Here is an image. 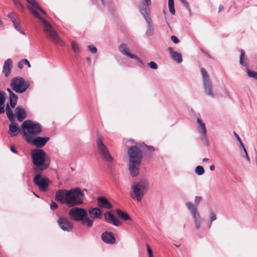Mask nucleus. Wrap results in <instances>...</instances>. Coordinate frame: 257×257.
Listing matches in <instances>:
<instances>
[{"label": "nucleus", "mask_w": 257, "mask_h": 257, "mask_svg": "<svg viewBox=\"0 0 257 257\" xmlns=\"http://www.w3.org/2000/svg\"><path fill=\"white\" fill-rule=\"evenodd\" d=\"M30 5L27 7L30 11L38 19L41 20L43 24V32L46 37L56 44L64 46V43L59 37L51 24L46 20L44 19L39 14L36 10H39L42 14H45V12L41 8L38 3L35 0H26Z\"/></svg>", "instance_id": "obj_1"}, {"label": "nucleus", "mask_w": 257, "mask_h": 257, "mask_svg": "<svg viewBox=\"0 0 257 257\" xmlns=\"http://www.w3.org/2000/svg\"><path fill=\"white\" fill-rule=\"evenodd\" d=\"M84 194L79 188L69 190L61 189L58 190L55 194V200L69 207L78 205L83 203Z\"/></svg>", "instance_id": "obj_2"}, {"label": "nucleus", "mask_w": 257, "mask_h": 257, "mask_svg": "<svg viewBox=\"0 0 257 257\" xmlns=\"http://www.w3.org/2000/svg\"><path fill=\"white\" fill-rule=\"evenodd\" d=\"M127 156L128 158V170L133 177L137 176L140 173V166L143 155L140 146L133 145L127 148Z\"/></svg>", "instance_id": "obj_3"}, {"label": "nucleus", "mask_w": 257, "mask_h": 257, "mask_svg": "<svg viewBox=\"0 0 257 257\" xmlns=\"http://www.w3.org/2000/svg\"><path fill=\"white\" fill-rule=\"evenodd\" d=\"M31 157L35 172L39 173L46 169L50 164V158L48 155L41 149H35L31 153Z\"/></svg>", "instance_id": "obj_4"}, {"label": "nucleus", "mask_w": 257, "mask_h": 257, "mask_svg": "<svg viewBox=\"0 0 257 257\" xmlns=\"http://www.w3.org/2000/svg\"><path fill=\"white\" fill-rule=\"evenodd\" d=\"M21 128L23 131V136L29 143H31L32 140L31 135L36 136L42 132L41 125L39 123L31 120L24 121L21 124Z\"/></svg>", "instance_id": "obj_5"}, {"label": "nucleus", "mask_w": 257, "mask_h": 257, "mask_svg": "<svg viewBox=\"0 0 257 257\" xmlns=\"http://www.w3.org/2000/svg\"><path fill=\"white\" fill-rule=\"evenodd\" d=\"M70 218L75 221H81V224L88 227L93 225V220L87 216V211L83 208L73 207L69 211Z\"/></svg>", "instance_id": "obj_6"}, {"label": "nucleus", "mask_w": 257, "mask_h": 257, "mask_svg": "<svg viewBox=\"0 0 257 257\" xmlns=\"http://www.w3.org/2000/svg\"><path fill=\"white\" fill-rule=\"evenodd\" d=\"M149 187V182L146 179H142L137 183H134L132 186V189L134 195H132V198H136L138 202H140Z\"/></svg>", "instance_id": "obj_7"}, {"label": "nucleus", "mask_w": 257, "mask_h": 257, "mask_svg": "<svg viewBox=\"0 0 257 257\" xmlns=\"http://www.w3.org/2000/svg\"><path fill=\"white\" fill-rule=\"evenodd\" d=\"M202 199L201 196H196L195 198V204L193 205L191 202H187L186 205L191 214L192 215L195 221V227L198 229L200 227V224L202 221L200 214L197 210V206Z\"/></svg>", "instance_id": "obj_8"}, {"label": "nucleus", "mask_w": 257, "mask_h": 257, "mask_svg": "<svg viewBox=\"0 0 257 257\" xmlns=\"http://www.w3.org/2000/svg\"><path fill=\"white\" fill-rule=\"evenodd\" d=\"M12 89L17 93L24 92L29 87V83L21 77L13 78L10 84Z\"/></svg>", "instance_id": "obj_9"}, {"label": "nucleus", "mask_w": 257, "mask_h": 257, "mask_svg": "<svg viewBox=\"0 0 257 257\" xmlns=\"http://www.w3.org/2000/svg\"><path fill=\"white\" fill-rule=\"evenodd\" d=\"M96 146L101 158L104 161L112 162L113 158L111 157L108 149L104 144L101 137H99L96 141Z\"/></svg>", "instance_id": "obj_10"}, {"label": "nucleus", "mask_w": 257, "mask_h": 257, "mask_svg": "<svg viewBox=\"0 0 257 257\" xmlns=\"http://www.w3.org/2000/svg\"><path fill=\"white\" fill-rule=\"evenodd\" d=\"M201 72L202 75L203 85L205 93L211 97H214L212 91V82L210 79V76L207 71L203 68L201 69Z\"/></svg>", "instance_id": "obj_11"}, {"label": "nucleus", "mask_w": 257, "mask_h": 257, "mask_svg": "<svg viewBox=\"0 0 257 257\" xmlns=\"http://www.w3.org/2000/svg\"><path fill=\"white\" fill-rule=\"evenodd\" d=\"M151 5V0H140V12L143 16L147 23H150L151 18L150 16L149 7Z\"/></svg>", "instance_id": "obj_12"}, {"label": "nucleus", "mask_w": 257, "mask_h": 257, "mask_svg": "<svg viewBox=\"0 0 257 257\" xmlns=\"http://www.w3.org/2000/svg\"><path fill=\"white\" fill-rule=\"evenodd\" d=\"M33 181L40 189L44 191L47 189L49 183V180L47 178H42L40 174H37L34 177Z\"/></svg>", "instance_id": "obj_13"}, {"label": "nucleus", "mask_w": 257, "mask_h": 257, "mask_svg": "<svg viewBox=\"0 0 257 257\" xmlns=\"http://www.w3.org/2000/svg\"><path fill=\"white\" fill-rule=\"evenodd\" d=\"M57 222L59 226L63 230L66 231H71L72 230L73 225L67 217L60 216Z\"/></svg>", "instance_id": "obj_14"}, {"label": "nucleus", "mask_w": 257, "mask_h": 257, "mask_svg": "<svg viewBox=\"0 0 257 257\" xmlns=\"http://www.w3.org/2000/svg\"><path fill=\"white\" fill-rule=\"evenodd\" d=\"M102 240L107 244H113L115 242V238L113 233L110 231H105L101 234Z\"/></svg>", "instance_id": "obj_15"}, {"label": "nucleus", "mask_w": 257, "mask_h": 257, "mask_svg": "<svg viewBox=\"0 0 257 257\" xmlns=\"http://www.w3.org/2000/svg\"><path fill=\"white\" fill-rule=\"evenodd\" d=\"M105 220L109 223L115 226H119L121 225V222L110 212H106L104 214Z\"/></svg>", "instance_id": "obj_16"}, {"label": "nucleus", "mask_w": 257, "mask_h": 257, "mask_svg": "<svg viewBox=\"0 0 257 257\" xmlns=\"http://www.w3.org/2000/svg\"><path fill=\"white\" fill-rule=\"evenodd\" d=\"M49 140V137H37L35 139H32L31 143H32L37 148H42L45 145Z\"/></svg>", "instance_id": "obj_17"}, {"label": "nucleus", "mask_w": 257, "mask_h": 257, "mask_svg": "<svg viewBox=\"0 0 257 257\" xmlns=\"http://www.w3.org/2000/svg\"><path fill=\"white\" fill-rule=\"evenodd\" d=\"M119 50L122 53L130 58L136 59L138 61H141V59L137 55L132 54L129 52V49L125 44L120 45L119 47Z\"/></svg>", "instance_id": "obj_18"}, {"label": "nucleus", "mask_w": 257, "mask_h": 257, "mask_svg": "<svg viewBox=\"0 0 257 257\" xmlns=\"http://www.w3.org/2000/svg\"><path fill=\"white\" fill-rule=\"evenodd\" d=\"M12 67L13 61L11 59L9 58L5 61L3 66V72L4 73L6 77H8L10 74Z\"/></svg>", "instance_id": "obj_19"}, {"label": "nucleus", "mask_w": 257, "mask_h": 257, "mask_svg": "<svg viewBox=\"0 0 257 257\" xmlns=\"http://www.w3.org/2000/svg\"><path fill=\"white\" fill-rule=\"evenodd\" d=\"M11 121V123L9 125V134L11 137H15L18 135L20 130L17 122L14 121Z\"/></svg>", "instance_id": "obj_20"}, {"label": "nucleus", "mask_w": 257, "mask_h": 257, "mask_svg": "<svg viewBox=\"0 0 257 257\" xmlns=\"http://www.w3.org/2000/svg\"><path fill=\"white\" fill-rule=\"evenodd\" d=\"M98 205L106 209H111L112 207L111 204L104 197H99L97 198Z\"/></svg>", "instance_id": "obj_21"}, {"label": "nucleus", "mask_w": 257, "mask_h": 257, "mask_svg": "<svg viewBox=\"0 0 257 257\" xmlns=\"http://www.w3.org/2000/svg\"><path fill=\"white\" fill-rule=\"evenodd\" d=\"M15 111L19 121H22L27 117L26 112L22 106H18Z\"/></svg>", "instance_id": "obj_22"}, {"label": "nucleus", "mask_w": 257, "mask_h": 257, "mask_svg": "<svg viewBox=\"0 0 257 257\" xmlns=\"http://www.w3.org/2000/svg\"><path fill=\"white\" fill-rule=\"evenodd\" d=\"M88 212L90 217L93 219L100 218L101 217V212L98 208H90L88 209Z\"/></svg>", "instance_id": "obj_23"}, {"label": "nucleus", "mask_w": 257, "mask_h": 257, "mask_svg": "<svg viewBox=\"0 0 257 257\" xmlns=\"http://www.w3.org/2000/svg\"><path fill=\"white\" fill-rule=\"evenodd\" d=\"M7 90L9 93V100L10 105L12 108H14L17 103L18 98V96L12 91L10 88H8Z\"/></svg>", "instance_id": "obj_24"}, {"label": "nucleus", "mask_w": 257, "mask_h": 257, "mask_svg": "<svg viewBox=\"0 0 257 257\" xmlns=\"http://www.w3.org/2000/svg\"><path fill=\"white\" fill-rule=\"evenodd\" d=\"M168 50L171 54L172 58L174 60H175L179 63H180L182 62L183 60H182V55L180 53H179L176 51H174L172 47H169L168 48Z\"/></svg>", "instance_id": "obj_25"}, {"label": "nucleus", "mask_w": 257, "mask_h": 257, "mask_svg": "<svg viewBox=\"0 0 257 257\" xmlns=\"http://www.w3.org/2000/svg\"><path fill=\"white\" fill-rule=\"evenodd\" d=\"M239 56V64L243 66H247V58L245 56V53L243 50L240 49Z\"/></svg>", "instance_id": "obj_26"}, {"label": "nucleus", "mask_w": 257, "mask_h": 257, "mask_svg": "<svg viewBox=\"0 0 257 257\" xmlns=\"http://www.w3.org/2000/svg\"><path fill=\"white\" fill-rule=\"evenodd\" d=\"M116 212L118 215V216L124 220H128L132 219L131 217L127 213L122 211L119 209H117L116 210Z\"/></svg>", "instance_id": "obj_27"}, {"label": "nucleus", "mask_w": 257, "mask_h": 257, "mask_svg": "<svg viewBox=\"0 0 257 257\" xmlns=\"http://www.w3.org/2000/svg\"><path fill=\"white\" fill-rule=\"evenodd\" d=\"M197 121L198 123L199 124L200 127H201L200 133L203 135V137H206V128L205 123L202 121V120L200 118H197Z\"/></svg>", "instance_id": "obj_28"}, {"label": "nucleus", "mask_w": 257, "mask_h": 257, "mask_svg": "<svg viewBox=\"0 0 257 257\" xmlns=\"http://www.w3.org/2000/svg\"><path fill=\"white\" fill-rule=\"evenodd\" d=\"M6 111L7 115L9 120L11 121H14L15 115L13 113L12 109L10 107L8 104L6 106Z\"/></svg>", "instance_id": "obj_29"}, {"label": "nucleus", "mask_w": 257, "mask_h": 257, "mask_svg": "<svg viewBox=\"0 0 257 257\" xmlns=\"http://www.w3.org/2000/svg\"><path fill=\"white\" fill-rule=\"evenodd\" d=\"M71 44L72 49L75 54H78L80 52V48L76 42L72 41Z\"/></svg>", "instance_id": "obj_30"}, {"label": "nucleus", "mask_w": 257, "mask_h": 257, "mask_svg": "<svg viewBox=\"0 0 257 257\" xmlns=\"http://www.w3.org/2000/svg\"><path fill=\"white\" fill-rule=\"evenodd\" d=\"M168 6L170 12L173 15L175 14L174 0H168Z\"/></svg>", "instance_id": "obj_31"}, {"label": "nucleus", "mask_w": 257, "mask_h": 257, "mask_svg": "<svg viewBox=\"0 0 257 257\" xmlns=\"http://www.w3.org/2000/svg\"><path fill=\"white\" fill-rule=\"evenodd\" d=\"M246 72L248 77H253L257 80V72L251 71L247 68L246 69Z\"/></svg>", "instance_id": "obj_32"}, {"label": "nucleus", "mask_w": 257, "mask_h": 257, "mask_svg": "<svg viewBox=\"0 0 257 257\" xmlns=\"http://www.w3.org/2000/svg\"><path fill=\"white\" fill-rule=\"evenodd\" d=\"M195 172L198 175H201L204 173V170L202 166H198L196 167Z\"/></svg>", "instance_id": "obj_33"}, {"label": "nucleus", "mask_w": 257, "mask_h": 257, "mask_svg": "<svg viewBox=\"0 0 257 257\" xmlns=\"http://www.w3.org/2000/svg\"><path fill=\"white\" fill-rule=\"evenodd\" d=\"M15 29L19 32H21L22 34H24L23 31V29H22L20 23L19 21H16L14 23H13Z\"/></svg>", "instance_id": "obj_34"}, {"label": "nucleus", "mask_w": 257, "mask_h": 257, "mask_svg": "<svg viewBox=\"0 0 257 257\" xmlns=\"http://www.w3.org/2000/svg\"><path fill=\"white\" fill-rule=\"evenodd\" d=\"M210 224L209 225V228H210L211 226L212 222L216 219V215L212 212V211L210 212Z\"/></svg>", "instance_id": "obj_35"}, {"label": "nucleus", "mask_w": 257, "mask_h": 257, "mask_svg": "<svg viewBox=\"0 0 257 257\" xmlns=\"http://www.w3.org/2000/svg\"><path fill=\"white\" fill-rule=\"evenodd\" d=\"M152 21H151L150 23H148V30L147 31L146 33L148 35H152L153 33V28L152 27V26L151 25Z\"/></svg>", "instance_id": "obj_36"}, {"label": "nucleus", "mask_w": 257, "mask_h": 257, "mask_svg": "<svg viewBox=\"0 0 257 257\" xmlns=\"http://www.w3.org/2000/svg\"><path fill=\"white\" fill-rule=\"evenodd\" d=\"M15 5L20 9H23V6L19 2V0H13Z\"/></svg>", "instance_id": "obj_37"}, {"label": "nucleus", "mask_w": 257, "mask_h": 257, "mask_svg": "<svg viewBox=\"0 0 257 257\" xmlns=\"http://www.w3.org/2000/svg\"><path fill=\"white\" fill-rule=\"evenodd\" d=\"M149 65L152 69H156L158 68L157 64L154 61H151L149 63Z\"/></svg>", "instance_id": "obj_38"}, {"label": "nucleus", "mask_w": 257, "mask_h": 257, "mask_svg": "<svg viewBox=\"0 0 257 257\" xmlns=\"http://www.w3.org/2000/svg\"><path fill=\"white\" fill-rule=\"evenodd\" d=\"M147 251L149 254V257H153V251L149 245H147Z\"/></svg>", "instance_id": "obj_39"}, {"label": "nucleus", "mask_w": 257, "mask_h": 257, "mask_svg": "<svg viewBox=\"0 0 257 257\" xmlns=\"http://www.w3.org/2000/svg\"><path fill=\"white\" fill-rule=\"evenodd\" d=\"M88 48L92 53H95L97 52V48L93 45H89Z\"/></svg>", "instance_id": "obj_40"}, {"label": "nucleus", "mask_w": 257, "mask_h": 257, "mask_svg": "<svg viewBox=\"0 0 257 257\" xmlns=\"http://www.w3.org/2000/svg\"><path fill=\"white\" fill-rule=\"evenodd\" d=\"M14 16H15V14L13 13L9 14L8 15V17L11 19V20L12 21L13 23L17 21L16 18H15Z\"/></svg>", "instance_id": "obj_41"}, {"label": "nucleus", "mask_w": 257, "mask_h": 257, "mask_svg": "<svg viewBox=\"0 0 257 257\" xmlns=\"http://www.w3.org/2000/svg\"><path fill=\"white\" fill-rule=\"evenodd\" d=\"M171 40L175 44H177L179 42V40L177 37L175 36H172L171 37Z\"/></svg>", "instance_id": "obj_42"}, {"label": "nucleus", "mask_w": 257, "mask_h": 257, "mask_svg": "<svg viewBox=\"0 0 257 257\" xmlns=\"http://www.w3.org/2000/svg\"><path fill=\"white\" fill-rule=\"evenodd\" d=\"M182 4L188 10H189V4L186 0H180Z\"/></svg>", "instance_id": "obj_43"}, {"label": "nucleus", "mask_w": 257, "mask_h": 257, "mask_svg": "<svg viewBox=\"0 0 257 257\" xmlns=\"http://www.w3.org/2000/svg\"><path fill=\"white\" fill-rule=\"evenodd\" d=\"M57 207H58L57 204L54 202H52V203L50 204L51 209L52 210H54V209H56Z\"/></svg>", "instance_id": "obj_44"}, {"label": "nucleus", "mask_w": 257, "mask_h": 257, "mask_svg": "<svg viewBox=\"0 0 257 257\" xmlns=\"http://www.w3.org/2000/svg\"><path fill=\"white\" fill-rule=\"evenodd\" d=\"M234 134V135L235 136V138L237 139V140L240 142V144L242 146V147L243 146V144L241 142V141L239 137V136L235 132H234L233 133Z\"/></svg>", "instance_id": "obj_45"}, {"label": "nucleus", "mask_w": 257, "mask_h": 257, "mask_svg": "<svg viewBox=\"0 0 257 257\" xmlns=\"http://www.w3.org/2000/svg\"><path fill=\"white\" fill-rule=\"evenodd\" d=\"M147 149L149 152H154L155 151L154 147L152 146H147Z\"/></svg>", "instance_id": "obj_46"}, {"label": "nucleus", "mask_w": 257, "mask_h": 257, "mask_svg": "<svg viewBox=\"0 0 257 257\" xmlns=\"http://www.w3.org/2000/svg\"><path fill=\"white\" fill-rule=\"evenodd\" d=\"M201 51L204 53L205 54L207 57L209 58H211V56L210 55V54L207 52L205 50H204L203 49L201 48Z\"/></svg>", "instance_id": "obj_47"}, {"label": "nucleus", "mask_w": 257, "mask_h": 257, "mask_svg": "<svg viewBox=\"0 0 257 257\" xmlns=\"http://www.w3.org/2000/svg\"><path fill=\"white\" fill-rule=\"evenodd\" d=\"M23 61L25 65H27L29 68L31 67V64L27 59H24Z\"/></svg>", "instance_id": "obj_48"}, {"label": "nucleus", "mask_w": 257, "mask_h": 257, "mask_svg": "<svg viewBox=\"0 0 257 257\" xmlns=\"http://www.w3.org/2000/svg\"><path fill=\"white\" fill-rule=\"evenodd\" d=\"M23 64H24V62L23 61H20L19 63H18V67L20 68V69H22L23 67Z\"/></svg>", "instance_id": "obj_49"}, {"label": "nucleus", "mask_w": 257, "mask_h": 257, "mask_svg": "<svg viewBox=\"0 0 257 257\" xmlns=\"http://www.w3.org/2000/svg\"><path fill=\"white\" fill-rule=\"evenodd\" d=\"M11 151L15 154H18V151L16 150L14 146L11 147Z\"/></svg>", "instance_id": "obj_50"}, {"label": "nucleus", "mask_w": 257, "mask_h": 257, "mask_svg": "<svg viewBox=\"0 0 257 257\" xmlns=\"http://www.w3.org/2000/svg\"><path fill=\"white\" fill-rule=\"evenodd\" d=\"M243 150H244V152L245 153V157H246V160L249 161V158L248 157V156L247 155V152H246V149H245V148L243 146Z\"/></svg>", "instance_id": "obj_51"}, {"label": "nucleus", "mask_w": 257, "mask_h": 257, "mask_svg": "<svg viewBox=\"0 0 257 257\" xmlns=\"http://www.w3.org/2000/svg\"><path fill=\"white\" fill-rule=\"evenodd\" d=\"M223 9H224V7L222 5H220L219 7L218 12H220V11H222Z\"/></svg>", "instance_id": "obj_52"}, {"label": "nucleus", "mask_w": 257, "mask_h": 257, "mask_svg": "<svg viewBox=\"0 0 257 257\" xmlns=\"http://www.w3.org/2000/svg\"><path fill=\"white\" fill-rule=\"evenodd\" d=\"M210 169L211 171H213L215 169V167L214 165H211L210 166Z\"/></svg>", "instance_id": "obj_53"}, {"label": "nucleus", "mask_w": 257, "mask_h": 257, "mask_svg": "<svg viewBox=\"0 0 257 257\" xmlns=\"http://www.w3.org/2000/svg\"><path fill=\"white\" fill-rule=\"evenodd\" d=\"M208 160H209V159H207V158H204V159H203V162H205V161H208Z\"/></svg>", "instance_id": "obj_54"}, {"label": "nucleus", "mask_w": 257, "mask_h": 257, "mask_svg": "<svg viewBox=\"0 0 257 257\" xmlns=\"http://www.w3.org/2000/svg\"><path fill=\"white\" fill-rule=\"evenodd\" d=\"M100 1L102 2V4L104 5V3H105L104 0H100Z\"/></svg>", "instance_id": "obj_55"}, {"label": "nucleus", "mask_w": 257, "mask_h": 257, "mask_svg": "<svg viewBox=\"0 0 257 257\" xmlns=\"http://www.w3.org/2000/svg\"><path fill=\"white\" fill-rule=\"evenodd\" d=\"M175 246L177 247H179L180 246V244H175Z\"/></svg>", "instance_id": "obj_56"}]
</instances>
